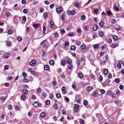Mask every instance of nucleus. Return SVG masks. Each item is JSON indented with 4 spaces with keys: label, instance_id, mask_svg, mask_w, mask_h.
<instances>
[{
    "label": "nucleus",
    "instance_id": "cd10ccee",
    "mask_svg": "<svg viewBox=\"0 0 124 124\" xmlns=\"http://www.w3.org/2000/svg\"><path fill=\"white\" fill-rule=\"evenodd\" d=\"M99 25L101 27L102 26L104 25V22L103 21H101L99 23Z\"/></svg>",
    "mask_w": 124,
    "mask_h": 124
},
{
    "label": "nucleus",
    "instance_id": "e2e57ef3",
    "mask_svg": "<svg viewBox=\"0 0 124 124\" xmlns=\"http://www.w3.org/2000/svg\"><path fill=\"white\" fill-rule=\"evenodd\" d=\"M62 113L63 115H65L66 114V112L64 110H62Z\"/></svg>",
    "mask_w": 124,
    "mask_h": 124
},
{
    "label": "nucleus",
    "instance_id": "680f3d73",
    "mask_svg": "<svg viewBox=\"0 0 124 124\" xmlns=\"http://www.w3.org/2000/svg\"><path fill=\"white\" fill-rule=\"evenodd\" d=\"M42 96L43 97H46V93H42Z\"/></svg>",
    "mask_w": 124,
    "mask_h": 124
},
{
    "label": "nucleus",
    "instance_id": "c9c22d12",
    "mask_svg": "<svg viewBox=\"0 0 124 124\" xmlns=\"http://www.w3.org/2000/svg\"><path fill=\"white\" fill-rule=\"evenodd\" d=\"M7 45L8 46H10L12 45L11 42L10 41H8L7 42Z\"/></svg>",
    "mask_w": 124,
    "mask_h": 124
},
{
    "label": "nucleus",
    "instance_id": "473e14b6",
    "mask_svg": "<svg viewBox=\"0 0 124 124\" xmlns=\"http://www.w3.org/2000/svg\"><path fill=\"white\" fill-rule=\"evenodd\" d=\"M25 98L26 96L24 94L22 95L21 96V99H22L23 100L25 99Z\"/></svg>",
    "mask_w": 124,
    "mask_h": 124
},
{
    "label": "nucleus",
    "instance_id": "a19ab883",
    "mask_svg": "<svg viewBox=\"0 0 124 124\" xmlns=\"http://www.w3.org/2000/svg\"><path fill=\"white\" fill-rule=\"evenodd\" d=\"M117 67L119 68L120 69L121 68V65L120 63H118L117 64Z\"/></svg>",
    "mask_w": 124,
    "mask_h": 124
},
{
    "label": "nucleus",
    "instance_id": "4c0bfd02",
    "mask_svg": "<svg viewBox=\"0 0 124 124\" xmlns=\"http://www.w3.org/2000/svg\"><path fill=\"white\" fill-rule=\"evenodd\" d=\"M17 38V40L19 42H20L22 40V38L20 37H18Z\"/></svg>",
    "mask_w": 124,
    "mask_h": 124
},
{
    "label": "nucleus",
    "instance_id": "9b49d317",
    "mask_svg": "<svg viewBox=\"0 0 124 124\" xmlns=\"http://www.w3.org/2000/svg\"><path fill=\"white\" fill-rule=\"evenodd\" d=\"M92 89V87L91 86H89L86 87V90L88 92H90Z\"/></svg>",
    "mask_w": 124,
    "mask_h": 124
},
{
    "label": "nucleus",
    "instance_id": "f704fd0d",
    "mask_svg": "<svg viewBox=\"0 0 124 124\" xmlns=\"http://www.w3.org/2000/svg\"><path fill=\"white\" fill-rule=\"evenodd\" d=\"M54 108L55 109H56L57 108L58 105L57 104L55 103L54 104L53 106Z\"/></svg>",
    "mask_w": 124,
    "mask_h": 124
},
{
    "label": "nucleus",
    "instance_id": "052dcab7",
    "mask_svg": "<svg viewBox=\"0 0 124 124\" xmlns=\"http://www.w3.org/2000/svg\"><path fill=\"white\" fill-rule=\"evenodd\" d=\"M112 40L111 39H109L108 40V42L109 43L111 44V43Z\"/></svg>",
    "mask_w": 124,
    "mask_h": 124
},
{
    "label": "nucleus",
    "instance_id": "4be33fe9",
    "mask_svg": "<svg viewBox=\"0 0 124 124\" xmlns=\"http://www.w3.org/2000/svg\"><path fill=\"white\" fill-rule=\"evenodd\" d=\"M113 38L115 40H116L118 39V37L116 35H113Z\"/></svg>",
    "mask_w": 124,
    "mask_h": 124
},
{
    "label": "nucleus",
    "instance_id": "f8f14e48",
    "mask_svg": "<svg viewBox=\"0 0 124 124\" xmlns=\"http://www.w3.org/2000/svg\"><path fill=\"white\" fill-rule=\"evenodd\" d=\"M74 36V34L73 32H70L68 34V36L72 37Z\"/></svg>",
    "mask_w": 124,
    "mask_h": 124
},
{
    "label": "nucleus",
    "instance_id": "bf43d9fd",
    "mask_svg": "<svg viewBox=\"0 0 124 124\" xmlns=\"http://www.w3.org/2000/svg\"><path fill=\"white\" fill-rule=\"evenodd\" d=\"M116 22V20L115 19H112L111 21V23L113 24L115 23Z\"/></svg>",
    "mask_w": 124,
    "mask_h": 124
},
{
    "label": "nucleus",
    "instance_id": "6e6d98bb",
    "mask_svg": "<svg viewBox=\"0 0 124 124\" xmlns=\"http://www.w3.org/2000/svg\"><path fill=\"white\" fill-rule=\"evenodd\" d=\"M107 14L108 16H110L112 14V13L110 11H108L107 12Z\"/></svg>",
    "mask_w": 124,
    "mask_h": 124
},
{
    "label": "nucleus",
    "instance_id": "c03bdc74",
    "mask_svg": "<svg viewBox=\"0 0 124 124\" xmlns=\"http://www.w3.org/2000/svg\"><path fill=\"white\" fill-rule=\"evenodd\" d=\"M13 32V31L12 30L9 29L8 30V33L9 34H11Z\"/></svg>",
    "mask_w": 124,
    "mask_h": 124
},
{
    "label": "nucleus",
    "instance_id": "7c9ffc66",
    "mask_svg": "<svg viewBox=\"0 0 124 124\" xmlns=\"http://www.w3.org/2000/svg\"><path fill=\"white\" fill-rule=\"evenodd\" d=\"M99 34L100 36H102L104 35V33L102 31H100L99 32Z\"/></svg>",
    "mask_w": 124,
    "mask_h": 124
},
{
    "label": "nucleus",
    "instance_id": "bb28decb",
    "mask_svg": "<svg viewBox=\"0 0 124 124\" xmlns=\"http://www.w3.org/2000/svg\"><path fill=\"white\" fill-rule=\"evenodd\" d=\"M61 63L63 65H64L66 63V62L64 60H62L61 61Z\"/></svg>",
    "mask_w": 124,
    "mask_h": 124
},
{
    "label": "nucleus",
    "instance_id": "5fc2aeb1",
    "mask_svg": "<svg viewBox=\"0 0 124 124\" xmlns=\"http://www.w3.org/2000/svg\"><path fill=\"white\" fill-rule=\"evenodd\" d=\"M79 107V105L77 104H76L74 105V108L78 109Z\"/></svg>",
    "mask_w": 124,
    "mask_h": 124
},
{
    "label": "nucleus",
    "instance_id": "4d7b16f0",
    "mask_svg": "<svg viewBox=\"0 0 124 124\" xmlns=\"http://www.w3.org/2000/svg\"><path fill=\"white\" fill-rule=\"evenodd\" d=\"M61 18L63 20H65V16L63 15H62L61 16Z\"/></svg>",
    "mask_w": 124,
    "mask_h": 124
},
{
    "label": "nucleus",
    "instance_id": "774afa93",
    "mask_svg": "<svg viewBox=\"0 0 124 124\" xmlns=\"http://www.w3.org/2000/svg\"><path fill=\"white\" fill-rule=\"evenodd\" d=\"M98 11V9L95 8L94 10V11L95 13H97Z\"/></svg>",
    "mask_w": 124,
    "mask_h": 124
},
{
    "label": "nucleus",
    "instance_id": "2eb2a0df",
    "mask_svg": "<svg viewBox=\"0 0 124 124\" xmlns=\"http://www.w3.org/2000/svg\"><path fill=\"white\" fill-rule=\"evenodd\" d=\"M49 66L48 65H46L44 67V69L45 70H47L49 69Z\"/></svg>",
    "mask_w": 124,
    "mask_h": 124
},
{
    "label": "nucleus",
    "instance_id": "de8ad7c7",
    "mask_svg": "<svg viewBox=\"0 0 124 124\" xmlns=\"http://www.w3.org/2000/svg\"><path fill=\"white\" fill-rule=\"evenodd\" d=\"M79 122L81 124H83L84 123V121L83 120L81 119H80Z\"/></svg>",
    "mask_w": 124,
    "mask_h": 124
},
{
    "label": "nucleus",
    "instance_id": "412c9836",
    "mask_svg": "<svg viewBox=\"0 0 124 124\" xmlns=\"http://www.w3.org/2000/svg\"><path fill=\"white\" fill-rule=\"evenodd\" d=\"M10 15V13L9 12H7L5 13V16L7 17H9Z\"/></svg>",
    "mask_w": 124,
    "mask_h": 124
},
{
    "label": "nucleus",
    "instance_id": "20e7f679",
    "mask_svg": "<svg viewBox=\"0 0 124 124\" xmlns=\"http://www.w3.org/2000/svg\"><path fill=\"white\" fill-rule=\"evenodd\" d=\"M75 11L74 10H69L68 11V14L69 15H74L75 14Z\"/></svg>",
    "mask_w": 124,
    "mask_h": 124
},
{
    "label": "nucleus",
    "instance_id": "e433bc0d",
    "mask_svg": "<svg viewBox=\"0 0 124 124\" xmlns=\"http://www.w3.org/2000/svg\"><path fill=\"white\" fill-rule=\"evenodd\" d=\"M23 12L25 14H27L28 12V10L26 9H24L23 10Z\"/></svg>",
    "mask_w": 124,
    "mask_h": 124
},
{
    "label": "nucleus",
    "instance_id": "423d86ee",
    "mask_svg": "<svg viewBox=\"0 0 124 124\" xmlns=\"http://www.w3.org/2000/svg\"><path fill=\"white\" fill-rule=\"evenodd\" d=\"M3 56L5 58H8L10 54L8 53H6L4 54Z\"/></svg>",
    "mask_w": 124,
    "mask_h": 124
},
{
    "label": "nucleus",
    "instance_id": "39448f33",
    "mask_svg": "<svg viewBox=\"0 0 124 124\" xmlns=\"http://www.w3.org/2000/svg\"><path fill=\"white\" fill-rule=\"evenodd\" d=\"M30 65L31 66H34L36 64V61L35 60H32L30 63Z\"/></svg>",
    "mask_w": 124,
    "mask_h": 124
},
{
    "label": "nucleus",
    "instance_id": "0e129e2a",
    "mask_svg": "<svg viewBox=\"0 0 124 124\" xmlns=\"http://www.w3.org/2000/svg\"><path fill=\"white\" fill-rule=\"evenodd\" d=\"M89 28V27L88 25L85 26V29L86 30H88Z\"/></svg>",
    "mask_w": 124,
    "mask_h": 124
},
{
    "label": "nucleus",
    "instance_id": "5701e85b",
    "mask_svg": "<svg viewBox=\"0 0 124 124\" xmlns=\"http://www.w3.org/2000/svg\"><path fill=\"white\" fill-rule=\"evenodd\" d=\"M70 49L71 50H75L76 49V46L74 45L72 46H71Z\"/></svg>",
    "mask_w": 124,
    "mask_h": 124
},
{
    "label": "nucleus",
    "instance_id": "6ab92c4d",
    "mask_svg": "<svg viewBox=\"0 0 124 124\" xmlns=\"http://www.w3.org/2000/svg\"><path fill=\"white\" fill-rule=\"evenodd\" d=\"M74 6L77 8L79 7V5L78 2H75L74 4Z\"/></svg>",
    "mask_w": 124,
    "mask_h": 124
},
{
    "label": "nucleus",
    "instance_id": "8fccbe9b",
    "mask_svg": "<svg viewBox=\"0 0 124 124\" xmlns=\"http://www.w3.org/2000/svg\"><path fill=\"white\" fill-rule=\"evenodd\" d=\"M41 91V90L40 88H38L36 90L37 92L38 93H40Z\"/></svg>",
    "mask_w": 124,
    "mask_h": 124
},
{
    "label": "nucleus",
    "instance_id": "13d9d810",
    "mask_svg": "<svg viewBox=\"0 0 124 124\" xmlns=\"http://www.w3.org/2000/svg\"><path fill=\"white\" fill-rule=\"evenodd\" d=\"M44 11V9L42 8H40V9L39 12L40 13H41Z\"/></svg>",
    "mask_w": 124,
    "mask_h": 124
},
{
    "label": "nucleus",
    "instance_id": "c756f323",
    "mask_svg": "<svg viewBox=\"0 0 124 124\" xmlns=\"http://www.w3.org/2000/svg\"><path fill=\"white\" fill-rule=\"evenodd\" d=\"M83 104L84 105L86 106L88 104V102L86 100H85L83 101Z\"/></svg>",
    "mask_w": 124,
    "mask_h": 124
},
{
    "label": "nucleus",
    "instance_id": "dca6fc26",
    "mask_svg": "<svg viewBox=\"0 0 124 124\" xmlns=\"http://www.w3.org/2000/svg\"><path fill=\"white\" fill-rule=\"evenodd\" d=\"M99 44H97L94 45H93V47L95 49H98L99 46Z\"/></svg>",
    "mask_w": 124,
    "mask_h": 124
},
{
    "label": "nucleus",
    "instance_id": "f03ea898",
    "mask_svg": "<svg viewBox=\"0 0 124 124\" xmlns=\"http://www.w3.org/2000/svg\"><path fill=\"white\" fill-rule=\"evenodd\" d=\"M49 23L50 24V27L51 28L53 29L54 27V23L53 21L52 20H51L49 22Z\"/></svg>",
    "mask_w": 124,
    "mask_h": 124
},
{
    "label": "nucleus",
    "instance_id": "f257e3e1",
    "mask_svg": "<svg viewBox=\"0 0 124 124\" xmlns=\"http://www.w3.org/2000/svg\"><path fill=\"white\" fill-rule=\"evenodd\" d=\"M63 9L61 7H59L57 8L56 9V11L58 13H60L62 11Z\"/></svg>",
    "mask_w": 124,
    "mask_h": 124
},
{
    "label": "nucleus",
    "instance_id": "338daca9",
    "mask_svg": "<svg viewBox=\"0 0 124 124\" xmlns=\"http://www.w3.org/2000/svg\"><path fill=\"white\" fill-rule=\"evenodd\" d=\"M23 21H25L26 20V17L25 16L23 17L22 18Z\"/></svg>",
    "mask_w": 124,
    "mask_h": 124
},
{
    "label": "nucleus",
    "instance_id": "864d4df0",
    "mask_svg": "<svg viewBox=\"0 0 124 124\" xmlns=\"http://www.w3.org/2000/svg\"><path fill=\"white\" fill-rule=\"evenodd\" d=\"M49 97L51 99H53L54 97V95L52 94H50L49 95Z\"/></svg>",
    "mask_w": 124,
    "mask_h": 124
},
{
    "label": "nucleus",
    "instance_id": "7ed1b4c3",
    "mask_svg": "<svg viewBox=\"0 0 124 124\" xmlns=\"http://www.w3.org/2000/svg\"><path fill=\"white\" fill-rule=\"evenodd\" d=\"M41 105L40 103H39L38 102H35L33 104L34 107H40V106Z\"/></svg>",
    "mask_w": 124,
    "mask_h": 124
},
{
    "label": "nucleus",
    "instance_id": "1a4fd4ad",
    "mask_svg": "<svg viewBox=\"0 0 124 124\" xmlns=\"http://www.w3.org/2000/svg\"><path fill=\"white\" fill-rule=\"evenodd\" d=\"M98 26L97 25H95L93 26V29L94 31H96L98 29Z\"/></svg>",
    "mask_w": 124,
    "mask_h": 124
},
{
    "label": "nucleus",
    "instance_id": "f3484780",
    "mask_svg": "<svg viewBox=\"0 0 124 124\" xmlns=\"http://www.w3.org/2000/svg\"><path fill=\"white\" fill-rule=\"evenodd\" d=\"M78 77L80 78H83V74L81 73H80L78 74Z\"/></svg>",
    "mask_w": 124,
    "mask_h": 124
},
{
    "label": "nucleus",
    "instance_id": "ddd939ff",
    "mask_svg": "<svg viewBox=\"0 0 124 124\" xmlns=\"http://www.w3.org/2000/svg\"><path fill=\"white\" fill-rule=\"evenodd\" d=\"M40 116L42 117H44L46 116V114L45 112H42L41 113Z\"/></svg>",
    "mask_w": 124,
    "mask_h": 124
},
{
    "label": "nucleus",
    "instance_id": "6e6552de",
    "mask_svg": "<svg viewBox=\"0 0 124 124\" xmlns=\"http://www.w3.org/2000/svg\"><path fill=\"white\" fill-rule=\"evenodd\" d=\"M22 92L23 94H26L28 93V91L27 89H22Z\"/></svg>",
    "mask_w": 124,
    "mask_h": 124
},
{
    "label": "nucleus",
    "instance_id": "79ce46f5",
    "mask_svg": "<svg viewBox=\"0 0 124 124\" xmlns=\"http://www.w3.org/2000/svg\"><path fill=\"white\" fill-rule=\"evenodd\" d=\"M9 68V66L8 65H6L4 67V69L5 70H8Z\"/></svg>",
    "mask_w": 124,
    "mask_h": 124
},
{
    "label": "nucleus",
    "instance_id": "72a5a7b5",
    "mask_svg": "<svg viewBox=\"0 0 124 124\" xmlns=\"http://www.w3.org/2000/svg\"><path fill=\"white\" fill-rule=\"evenodd\" d=\"M23 82L24 83H27L28 82V79L26 78H24L23 80Z\"/></svg>",
    "mask_w": 124,
    "mask_h": 124
},
{
    "label": "nucleus",
    "instance_id": "b1692460",
    "mask_svg": "<svg viewBox=\"0 0 124 124\" xmlns=\"http://www.w3.org/2000/svg\"><path fill=\"white\" fill-rule=\"evenodd\" d=\"M86 46L84 44H83L81 46V48L82 49H84L86 47Z\"/></svg>",
    "mask_w": 124,
    "mask_h": 124
},
{
    "label": "nucleus",
    "instance_id": "aec40b11",
    "mask_svg": "<svg viewBox=\"0 0 124 124\" xmlns=\"http://www.w3.org/2000/svg\"><path fill=\"white\" fill-rule=\"evenodd\" d=\"M93 95L95 97H96L98 96V93L97 92H94L93 93Z\"/></svg>",
    "mask_w": 124,
    "mask_h": 124
},
{
    "label": "nucleus",
    "instance_id": "a18cd8bd",
    "mask_svg": "<svg viewBox=\"0 0 124 124\" xmlns=\"http://www.w3.org/2000/svg\"><path fill=\"white\" fill-rule=\"evenodd\" d=\"M112 94L111 92V91H108L107 93V95H111Z\"/></svg>",
    "mask_w": 124,
    "mask_h": 124
},
{
    "label": "nucleus",
    "instance_id": "37998d69",
    "mask_svg": "<svg viewBox=\"0 0 124 124\" xmlns=\"http://www.w3.org/2000/svg\"><path fill=\"white\" fill-rule=\"evenodd\" d=\"M100 92L102 94H103L105 93V90L103 89H101L100 90Z\"/></svg>",
    "mask_w": 124,
    "mask_h": 124
},
{
    "label": "nucleus",
    "instance_id": "393cba45",
    "mask_svg": "<svg viewBox=\"0 0 124 124\" xmlns=\"http://www.w3.org/2000/svg\"><path fill=\"white\" fill-rule=\"evenodd\" d=\"M56 96L57 98H59L61 97V94L59 93L56 94Z\"/></svg>",
    "mask_w": 124,
    "mask_h": 124
},
{
    "label": "nucleus",
    "instance_id": "9d476101",
    "mask_svg": "<svg viewBox=\"0 0 124 124\" xmlns=\"http://www.w3.org/2000/svg\"><path fill=\"white\" fill-rule=\"evenodd\" d=\"M33 27L35 28H37L38 27H39L40 26V24L39 23L37 24H35L33 25Z\"/></svg>",
    "mask_w": 124,
    "mask_h": 124
},
{
    "label": "nucleus",
    "instance_id": "3c124183",
    "mask_svg": "<svg viewBox=\"0 0 124 124\" xmlns=\"http://www.w3.org/2000/svg\"><path fill=\"white\" fill-rule=\"evenodd\" d=\"M22 75L24 78L26 77L27 76L25 72H23L22 73Z\"/></svg>",
    "mask_w": 124,
    "mask_h": 124
},
{
    "label": "nucleus",
    "instance_id": "09e8293b",
    "mask_svg": "<svg viewBox=\"0 0 124 124\" xmlns=\"http://www.w3.org/2000/svg\"><path fill=\"white\" fill-rule=\"evenodd\" d=\"M52 84L54 86H56L57 84L56 82L55 81H54L52 82Z\"/></svg>",
    "mask_w": 124,
    "mask_h": 124
},
{
    "label": "nucleus",
    "instance_id": "58836bf2",
    "mask_svg": "<svg viewBox=\"0 0 124 124\" xmlns=\"http://www.w3.org/2000/svg\"><path fill=\"white\" fill-rule=\"evenodd\" d=\"M48 14L47 13L45 12L43 14V16L44 18L46 17L47 16Z\"/></svg>",
    "mask_w": 124,
    "mask_h": 124
},
{
    "label": "nucleus",
    "instance_id": "69168bd1",
    "mask_svg": "<svg viewBox=\"0 0 124 124\" xmlns=\"http://www.w3.org/2000/svg\"><path fill=\"white\" fill-rule=\"evenodd\" d=\"M72 87L74 89H75L76 88V85L75 84H73L72 85Z\"/></svg>",
    "mask_w": 124,
    "mask_h": 124
},
{
    "label": "nucleus",
    "instance_id": "4468645a",
    "mask_svg": "<svg viewBox=\"0 0 124 124\" xmlns=\"http://www.w3.org/2000/svg\"><path fill=\"white\" fill-rule=\"evenodd\" d=\"M108 73V71L107 69H105L103 70V73L105 74H107Z\"/></svg>",
    "mask_w": 124,
    "mask_h": 124
},
{
    "label": "nucleus",
    "instance_id": "a878e982",
    "mask_svg": "<svg viewBox=\"0 0 124 124\" xmlns=\"http://www.w3.org/2000/svg\"><path fill=\"white\" fill-rule=\"evenodd\" d=\"M49 63L50 65H53L54 63V61L53 60H51L50 61Z\"/></svg>",
    "mask_w": 124,
    "mask_h": 124
},
{
    "label": "nucleus",
    "instance_id": "49530a36",
    "mask_svg": "<svg viewBox=\"0 0 124 124\" xmlns=\"http://www.w3.org/2000/svg\"><path fill=\"white\" fill-rule=\"evenodd\" d=\"M112 75L111 74L109 73L108 75V79H110L112 78Z\"/></svg>",
    "mask_w": 124,
    "mask_h": 124
},
{
    "label": "nucleus",
    "instance_id": "ea45409f",
    "mask_svg": "<svg viewBox=\"0 0 124 124\" xmlns=\"http://www.w3.org/2000/svg\"><path fill=\"white\" fill-rule=\"evenodd\" d=\"M115 82L116 83H118L120 82V79L119 78H116L115 79Z\"/></svg>",
    "mask_w": 124,
    "mask_h": 124
},
{
    "label": "nucleus",
    "instance_id": "c85d7f7f",
    "mask_svg": "<svg viewBox=\"0 0 124 124\" xmlns=\"http://www.w3.org/2000/svg\"><path fill=\"white\" fill-rule=\"evenodd\" d=\"M68 68L69 69H71L73 68L72 65L71 64H69L68 66Z\"/></svg>",
    "mask_w": 124,
    "mask_h": 124
},
{
    "label": "nucleus",
    "instance_id": "a211bd4d",
    "mask_svg": "<svg viewBox=\"0 0 124 124\" xmlns=\"http://www.w3.org/2000/svg\"><path fill=\"white\" fill-rule=\"evenodd\" d=\"M67 63L69 64H70L72 62V60L70 59H68L67 60Z\"/></svg>",
    "mask_w": 124,
    "mask_h": 124
},
{
    "label": "nucleus",
    "instance_id": "2f4dec72",
    "mask_svg": "<svg viewBox=\"0 0 124 124\" xmlns=\"http://www.w3.org/2000/svg\"><path fill=\"white\" fill-rule=\"evenodd\" d=\"M85 19V16L84 15H83L81 17V20L84 21Z\"/></svg>",
    "mask_w": 124,
    "mask_h": 124
},
{
    "label": "nucleus",
    "instance_id": "603ef678",
    "mask_svg": "<svg viewBox=\"0 0 124 124\" xmlns=\"http://www.w3.org/2000/svg\"><path fill=\"white\" fill-rule=\"evenodd\" d=\"M50 103V101L49 100H47L46 101V103L47 105H49Z\"/></svg>",
    "mask_w": 124,
    "mask_h": 124
},
{
    "label": "nucleus",
    "instance_id": "0eeeda50",
    "mask_svg": "<svg viewBox=\"0 0 124 124\" xmlns=\"http://www.w3.org/2000/svg\"><path fill=\"white\" fill-rule=\"evenodd\" d=\"M66 88L65 86H63L61 90L62 91V93L63 94H65L66 93L65 90Z\"/></svg>",
    "mask_w": 124,
    "mask_h": 124
}]
</instances>
